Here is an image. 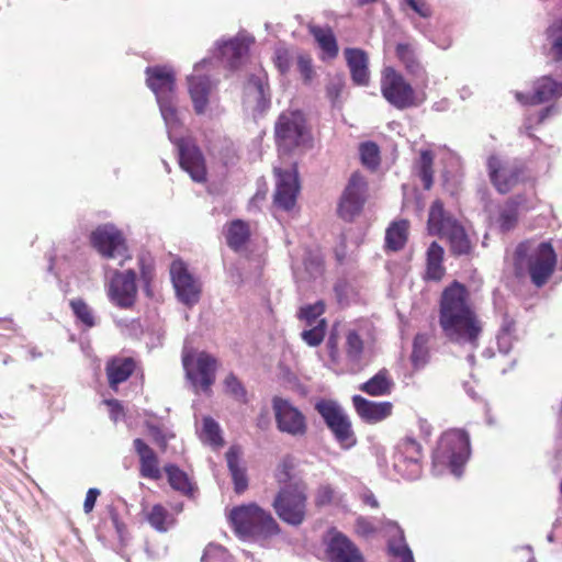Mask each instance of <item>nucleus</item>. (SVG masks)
I'll return each instance as SVG.
<instances>
[{
    "label": "nucleus",
    "instance_id": "nucleus-26",
    "mask_svg": "<svg viewBox=\"0 0 562 562\" xmlns=\"http://www.w3.org/2000/svg\"><path fill=\"white\" fill-rule=\"evenodd\" d=\"M351 400L358 416L368 424L382 422L392 414L391 402H373L361 395H353Z\"/></svg>",
    "mask_w": 562,
    "mask_h": 562
},
{
    "label": "nucleus",
    "instance_id": "nucleus-54",
    "mask_svg": "<svg viewBox=\"0 0 562 562\" xmlns=\"http://www.w3.org/2000/svg\"><path fill=\"white\" fill-rule=\"evenodd\" d=\"M106 509H108L110 519L115 528L119 539L121 541H123L124 537L126 535L125 524L120 519V515L113 505H108Z\"/></svg>",
    "mask_w": 562,
    "mask_h": 562
},
{
    "label": "nucleus",
    "instance_id": "nucleus-22",
    "mask_svg": "<svg viewBox=\"0 0 562 562\" xmlns=\"http://www.w3.org/2000/svg\"><path fill=\"white\" fill-rule=\"evenodd\" d=\"M146 85L155 93L156 100L173 97L176 76L166 66H149L145 70Z\"/></svg>",
    "mask_w": 562,
    "mask_h": 562
},
{
    "label": "nucleus",
    "instance_id": "nucleus-48",
    "mask_svg": "<svg viewBox=\"0 0 562 562\" xmlns=\"http://www.w3.org/2000/svg\"><path fill=\"white\" fill-rule=\"evenodd\" d=\"M361 162L374 169L380 164V149L374 142H364L359 147Z\"/></svg>",
    "mask_w": 562,
    "mask_h": 562
},
{
    "label": "nucleus",
    "instance_id": "nucleus-5",
    "mask_svg": "<svg viewBox=\"0 0 562 562\" xmlns=\"http://www.w3.org/2000/svg\"><path fill=\"white\" fill-rule=\"evenodd\" d=\"M428 231L431 235L446 236L449 240L450 251L454 256L468 255L472 250L464 227L445 212L443 203L440 200H435L430 205Z\"/></svg>",
    "mask_w": 562,
    "mask_h": 562
},
{
    "label": "nucleus",
    "instance_id": "nucleus-32",
    "mask_svg": "<svg viewBox=\"0 0 562 562\" xmlns=\"http://www.w3.org/2000/svg\"><path fill=\"white\" fill-rule=\"evenodd\" d=\"M395 54L409 75L415 78L426 77V70L418 59L414 45L409 43H398L395 47Z\"/></svg>",
    "mask_w": 562,
    "mask_h": 562
},
{
    "label": "nucleus",
    "instance_id": "nucleus-18",
    "mask_svg": "<svg viewBox=\"0 0 562 562\" xmlns=\"http://www.w3.org/2000/svg\"><path fill=\"white\" fill-rule=\"evenodd\" d=\"M136 293V272L133 269L115 271L109 286L110 300L122 308H128L134 304Z\"/></svg>",
    "mask_w": 562,
    "mask_h": 562
},
{
    "label": "nucleus",
    "instance_id": "nucleus-1",
    "mask_svg": "<svg viewBox=\"0 0 562 562\" xmlns=\"http://www.w3.org/2000/svg\"><path fill=\"white\" fill-rule=\"evenodd\" d=\"M439 325L449 341L472 350L477 348L482 326L469 303L468 289L459 281H453L441 293Z\"/></svg>",
    "mask_w": 562,
    "mask_h": 562
},
{
    "label": "nucleus",
    "instance_id": "nucleus-10",
    "mask_svg": "<svg viewBox=\"0 0 562 562\" xmlns=\"http://www.w3.org/2000/svg\"><path fill=\"white\" fill-rule=\"evenodd\" d=\"M92 247L106 259L125 257V239L120 229L113 224L99 225L90 234Z\"/></svg>",
    "mask_w": 562,
    "mask_h": 562
},
{
    "label": "nucleus",
    "instance_id": "nucleus-59",
    "mask_svg": "<svg viewBox=\"0 0 562 562\" xmlns=\"http://www.w3.org/2000/svg\"><path fill=\"white\" fill-rule=\"evenodd\" d=\"M443 248L437 243L432 241L427 249V262H442Z\"/></svg>",
    "mask_w": 562,
    "mask_h": 562
},
{
    "label": "nucleus",
    "instance_id": "nucleus-9",
    "mask_svg": "<svg viewBox=\"0 0 562 562\" xmlns=\"http://www.w3.org/2000/svg\"><path fill=\"white\" fill-rule=\"evenodd\" d=\"M272 409L276 417L277 428L293 437H303L307 431V423L304 414L289 400L274 396Z\"/></svg>",
    "mask_w": 562,
    "mask_h": 562
},
{
    "label": "nucleus",
    "instance_id": "nucleus-24",
    "mask_svg": "<svg viewBox=\"0 0 562 562\" xmlns=\"http://www.w3.org/2000/svg\"><path fill=\"white\" fill-rule=\"evenodd\" d=\"M187 81L194 113L204 115L210 104V94L214 88L211 78L205 75H190Z\"/></svg>",
    "mask_w": 562,
    "mask_h": 562
},
{
    "label": "nucleus",
    "instance_id": "nucleus-7",
    "mask_svg": "<svg viewBox=\"0 0 562 562\" xmlns=\"http://www.w3.org/2000/svg\"><path fill=\"white\" fill-rule=\"evenodd\" d=\"M314 409L322 417L340 448L348 450L357 445V436L352 429L350 417L337 401L321 398L314 404Z\"/></svg>",
    "mask_w": 562,
    "mask_h": 562
},
{
    "label": "nucleus",
    "instance_id": "nucleus-35",
    "mask_svg": "<svg viewBox=\"0 0 562 562\" xmlns=\"http://www.w3.org/2000/svg\"><path fill=\"white\" fill-rule=\"evenodd\" d=\"M220 54L227 57L229 66L236 68L240 58L248 52L249 43L245 38H231L227 42L217 43Z\"/></svg>",
    "mask_w": 562,
    "mask_h": 562
},
{
    "label": "nucleus",
    "instance_id": "nucleus-43",
    "mask_svg": "<svg viewBox=\"0 0 562 562\" xmlns=\"http://www.w3.org/2000/svg\"><path fill=\"white\" fill-rule=\"evenodd\" d=\"M224 391L239 403L246 404L248 402L246 387L233 372L227 374L224 380Z\"/></svg>",
    "mask_w": 562,
    "mask_h": 562
},
{
    "label": "nucleus",
    "instance_id": "nucleus-15",
    "mask_svg": "<svg viewBox=\"0 0 562 562\" xmlns=\"http://www.w3.org/2000/svg\"><path fill=\"white\" fill-rule=\"evenodd\" d=\"M394 457V469L407 480H416L420 474L422 446L414 438L406 437Z\"/></svg>",
    "mask_w": 562,
    "mask_h": 562
},
{
    "label": "nucleus",
    "instance_id": "nucleus-61",
    "mask_svg": "<svg viewBox=\"0 0 562 562\" xmlns=\"http://www.w3.org/2000/svg\"><path fill=\"white\" fill-rule=\"evenodd\" d=\"M497 346L499 352L507 355L512 348V337L498 334L497 335Z\"/></svg>",
    "mask_w": 562,
    "mask_h": 562
},
{
    "label": "nucleus",
    "instance_id": "nucleus-31",
    "mask_svg": "<svg viewBox=\"0 0 562 562\" xmlns=\"http://www.w3.org/2000/svg\"><path fill=\"white\" fill-rule=\"evenodd\" d=\"M394 387V381L387 369L379 370L372 378L359 385V390L370 396L390 395Z\"/></svg>",
    "mask_w": 562,
    "mask_h": 562
},
{
    "label": "nucleus",
    "instance_id": "nucleus-29",
    "mask_svg": "<svg viewBox=\"0 0 562 562\" xmlns=\"http://www.w3.org/2000/svg\"><path fill=\"white\" fill-rule=\"evenodd\" d=\"M134 449L139 457L142 475L144 477L158 479L160 471L154 450L140 438L134 440Z\"/></svg>",
    "mask_w": 562,
    "mask_h": 562
},
{
    "label": "nucleus",
    "instance_id": "nucleus-44",
    "mask_svg": "<svg viewBox=\"0 0 562 562\" xmlns=\"http://www.w3.org/2000/svg\"><path fill=\"white\" fill-rule=\"evenodd\" d=\"M310 327V329H305L301 333V338L310 347H317L325 338L327 322L323 318L319 319L316 325Z\"/></svg>",
    "mask_w": 562,
    "mask_h": 562
},
{
    "label": "nucleus",
    "instance_id": "nucleus-34",
    "mask_svg": "<svg viewBox=\"0 0 562 562\" xmlns=\"http://www.w3.org/2000/svg\"><path fill=\"white\" fill-rule=\"evenodd\" d=\"M308 31L322 50L329 57L335 58L339 48L334 32L330 27H322L315 24L308 25Z\"/></svg>",
    "mask_w": 562,
    "mask_h": 562
},
{
    "label": "nucleus",
    "instance_id": "nucleus-21",
    "mask_svg": "<svg viewBox=\"0 0 562 562\" xmlns=\"http://www.w3.org/2000/svg\"><path fill=\"white\" fill-rule=\"evenodd\" d=\"M274 175L277 181L273 201L277 206L289 211L294 206L300 190L297 172L294 168H274Z\"/></svg>",
    "mask_w": 562,
    "mask_h": 562
},
{
    "label": "nucleus",
    "instance_id": "nucleus-36",
    "mask_svg": "<svg viewBox=\"0 0 562 562\" xmlns=\"http://www.w3.org/2000/svg\"><path fill=\"white\" fill-rule=\"evenodd\" d=\"M546 40L550 46L552 59L562 61V16L553 19L546 29Z\"/></svg>",
    "mask_w": 562,
    "mask_h": 562
},
{
    "label": "nucleus",
    "instance_id": "nucleus-2",
    "mask_svg": "<svg viewBox=\"0 0 562 562\" xmlns=\"http://www.w3.org/2000/svg\"><path fill=\"white\" fill-rule=\"evenodd\" d=\"M227 520L235 536L243 541L263 546L282 535V528L272 514L255 502L234 506Z\"/></svg>",
    "mask_w": 562,
    "mask_h": 562
},
{
    "label": "nucleus",
    "instance_id": "nucleus-60",
    "mask_svg": "<svg viewBox=\"0 0 562 562\" xmlns=\"http://www.w3.org/2000/svg\"><path fill=\"white\" fill-rule=\"evenodd\" d=\"M149 434L153 436L155 442L161 448L165 449L167 447V438L157 426H149Z\"/></svg>",
    "mask_w": 562,
    "mask_h": 562
},
{
    "label": "nucleus",
    "instance_id": "nucleus-58",
    "mask_svg": "<svg viewBox=\"0 0 562 562\" xmlns=\"http://www.w3.org/2000/svg\"><path fill=\"white\" fill-rule=\"evenodd\" d=\"M445 274L442 262H427L426 277L429 280L439 281Z\"/></svg>",
    "mask_w": 562,
    "mask_h": 562
},
{
    "label": "nucleus",
    "instance_id": "nucleus-49",
    "mask_svg": "<svg viewBox=\"0 0 562 562\" xmlns=\"http://www.w3.org/2000/svg\"><path fill=\"white\" fill-rule=\"evenodd\" d=\"M325 312V304L323 301H317L314 304H307L300 308L299 317L306 322L307 326L314 325L316 319Z\"/></svg>",
    "mask_w": 562,
    "mask_h": 562
},
{
    "label": "nucleus",
    "instance_id": "nucleus-14",
    "mask_svg": "<svg viewBox=\"0 0 562 562\" xmlns=\"http://www.w3.org/2000/svg\"><path fill=\"white\" fill-rule=\"evenodd\" d=\"M276 138L283 151H290L304 142V124L296 112L282 113L276 123Z\"/></svg>",
    "mask_w": 562,
    "mask_h": 562
},
{
    "label": "nucleus",
    "instance_id": "nucleus-30",
    "mask_svg": "<svg viewBox=\"0 0 562 562\" xmlns=\"http://www.w3.org/2000/svg\"><path fill=\"white\" fill-rule=\"evenodd\" d=\"M243 454V450L239 446L233 445L227 450L225 457L227 461V467L231 472L235 492H243L248 486V479L246 475V470L240 464V457Z\"/></svg>",
    "mask_w": 562,
    "mask_h": 562
},
{
    "label": "nucleus",
    "instance_id": "nucleus-37",
    "mask_svg": "<svg viewBox=\"0 0 562 562\" xmlns=\"http://www.w3.org/2000/svg\"><path fill=\"white\" fill-rule=\"evenodd\" d=\"M408 222L401 220L393 222L385 233V245L390 250L402 249L407 240Z\"/></svg>",
    "mask_w": 562,
    "mask_h": 562
},
{
    "label": "nucleus",
    "instance_id": "nucleus-64",
    "mask_svg": "<svg viewBox=\"0 0 562 562\" xmlns=\"http://www.w3.org/2000/svg\"><path fill=\"white\" fill-rule=\"evenodd\" d=\"M415 13H417L422 18H429L431 15L430 8L423 2H417L413 8H411Z\"/></svg>",
    "mask_w": 562,
    "mask_h": 562
},
{
    "label": "nucleus",
    "instance_id": "nucleus-27",
    "mask_svg": "<svg viewBox=\"0 0 562 562\" xmlns=\"http://www.w3.org/2000/svg\"><path fill=\"white\" fill-rule=\"evenodd\" d=\"M351 79L357 86L369 83V59L367 53L361 48L347 47L344 50Z\"/></svg>",
    "mask_w": 562,
    "mask_h": 562
},
{
    "label": "nucleus",
    "instance_id": "nucleus-38",
    "mask_svg": "<svg viewBox=\"0 0 562 562\" xmlns=\"http://www.w3.org/2000/svg\"><path fill=\"white\" fill-rule=\"evenodd\" d=\"M248 225L241 220H234L226 233V243L231 249L238 251L249 239Z\"/></svg>",
    "mask_w": 562,
    "mask_h": 562
},
{
    "label": "nucleus",
    "instance_id": "nucleus-53",
    "mask_svg": "<svg viewBox=\"0 0 562 562\" xmlns=\"http://www.w3.org/2000/svg\"><path fill=\"white\" fill-rule=\"evenodd\" d=\"M355 528L356 532L363 538H369L376 532L374 525L363 516H359L356 519Z\"/></svg>",
    "mask_w": 562,
    "mask_h": 562
},
{
    "label": "nucleus",
    "instance_id": "nucleus-46",
    "mask_svg": "<svg viewBox=\"0 0 562 562\" xmlns=\"http://www.w3.org/2000/svg\"><path fill=\"white\" fill-rule=\"evenodd\" d=\"M363 352V340L356 330H349L346 336V355L352 362H359Z\"/></svg>",
    "mask_w": 562,
    "mask_h": 562
},
{
    "label": "nucleus",
    "instance_id": "nucleus-17",
    "mask_svg": "<svg viewBox=\"0 0 562 562\" xmlns=\"http://www.w3.org/2000/svg\"><path fill=\"white\" fill-rule=\"evenodd\" d=\"M487 170L491 182L502 193H508L518 182L522 168L516 164L503 162L497 156L487 159Z\"/></svg>",
    "mask_w": 562,
    "mask_h": 562
},
{
    "label": "nucleus",
    "instance_id": "nucleus-55",
    "mask_svg": "<svg viewBox=\"0 0 562 562\" xmlns=\"http://www.w3.org/2000/svg\"><path fill=\"white\" fill-rule=\"evenodd\" d=\"M292 56L288 49L279 48L276 50L274 63L280 72L285 74L291 67Z\"/></svg>",
    "mask_w": 562,
    "mask_h": 562
},
{
    "label": "nucleus",
    "instance_id": "nucleus-11",
    "mask_svg": "<svg viewBox=\"0 0 562 562\" xmlns=\"http://www.w3.org/2000/svg\"><path fill=\"white\" fill-rule=\"evenodd\" d=\"M271 506L278 518L291 527H300L306 519V494H274Z\"/></svg>",
    "mask_w": 562,
    "mask_h": 562
},
{
    "label": "nucleus",
    "instance_id": "nucleus-52",
    "mask_svg": "<svg viewBox=\"0 0 562 562\" xmlns=\"http://www.w3.org/2000/svg\"><path fill=\"white\" fill-rule=\"evenodd\" d=\"M517 210L514 206H507L499 214V226L502 231L507 232L512 229L517 222Z\"/></svg>",
    "mask_w": 562,
    "mask_h": 562
},
{
    "label": "nucleus",
    "instance_id": "nucleus-57",
    "mask_svg": "<svg viewBox=\"0 0 562 562\" xmlns=\"http://www.w3.org/2000/svg\"><path fill=\"white\" fill-rule=\"evenodd\" d=\"M225 551V548L221 544L209 543L203 551L201 562H214L213 559L222 557Z\"/></svg>",
    "mask_w": 562,
    "mask_h": 562
},
{
    "label": "nucleus",
    "instance_id": "nucleus-13",
    "mask_svg": "<svg viewBox=\"0 0 562 562\" xmlns=\"http://www.w3.org/2000/svg\"><path fill=\"white\" fill-rule=\"evenodd\" d=\"M367 181L360 172H353L345 188L338 205L339 216L351 221L359 214L366 202Z\"/></svg>",
    "mask_w": 562,
    "mask_h": 562
},
{
    "label": "nucleus",
    "instance_id": "nucleus-20",
    "mask_svg": "<svg viewBox=\"0 0 562 562\" xmlns=\"http://www.w3.org/2000/svg\"><path fill=\"white\" fill-rule=\"evenodd\" d=\"M190 361L188 356H184L182 359L187 378L193 385H200L203 391L210 390L215 381L216 359L207 352H200L194 360L193 368H191Z\"/></svg>",
    "mask_w": 562,
    "mask_h": 562
},
{
    "label": "nucleus",
    "instance_id": "nucleus-47",
    "mask_svg": "<svg viewBox=\"0 0 562 562\" xmlns=\"http://www.w3.org/2000/svg\"><path fill=\"white\" fill-rule=\"evenodd\" d=\"M169 518L170 515L168 510L160 504L154 505L147 515L150 526L159 532H166L168 530L167 521Z\"/></svg>",
    "mask_w": 562,
    "mask_h": 562
},
{
    "label": "nucleus",
    "instance_id": "nucleus-28",
    "mask_svg": "<svg viewBox=\"0 0 562 562\" xmlns=\"http://www.w3.org/2000/svg\"><path fill=\"white\" fill-rule=\"evenodd\" d=\"M135 370V361L131 357H113L106 362L105 371L111 389L116 390Z\"/></svg>",
    "mask_w": 562,
    "mask_h": 562
},
{
    "label": "nucleus",
    "instance_id": "nucleus-16",
    "mask_svg": "<svg viewBox=\"0 0 562 562\" xmlns=\"http://www.w3.org/2000/svg\"><path fill=\"white\" fill-rule=\"evenodd\" d=\"M325 544L328 562H366L360 549L341 531L333 529Z\"/></svg>",
    "mask_w": 562,
    "mask_h": 562
},
{
    "label": "nucleus",
    "instance_id": "nucleus-12",
    "mask_svg": "<svg viewBox=\"0 0 562 562\" xmlns=\"http://www.w3.org/2000/svg\"><path fill=\"white\" fill-rule=\"evenodd\" d=\"M244 103L252 110L255 116H261L269 110L271 92L265 71L249 75L244 86Z\"/></svg>",
    "mask_w": 562,
    "mask_h": 562
},
{
    "label": "nucleus",
    "instance_id": "nucleus-39",
    "mask_svg": "<svg viewBox=\"0 0 562 562\" xmlns=\"http://www.w3.org/2000/svg\"><path fill=\"white\" fill-rule=\"evenodd\" d=\"M165 472L170 486L176 492H193L194 486L190 482L188 474L175 464L165 467Z\"/></svg>",
    "mask_w": 562,
    "mask_h": 562
},
{
    "label": "nucleus",
    "instance_id": "nucleus-4",
    "mask_svg": "<svg viewBox=\"0 0 562 562\" xmlns=\"http://www.w3.org/2000/svg\"><path fill=\"white\" fill-rule=\"evenodd\" d=\"M557 256L552 245L542 241L536 249L528 243H520L514 252V272L518 278L529 273L532 284L543 286L554 271Z\"/></svg>",
    "mask_w": 562,
    "mask_h": 562
},
{
    "label": "nucleus",
    "instance_id": "nucleus-42",
    "mask_svg": "<svg viewBox=\"0 0 562 562\" xmlns=\"http://www.w3.org/2000/svg\"><path fill=\"white\" fill-rule=\"evenodd\" d=\"M202 430L205 440L213 447L220 448L224 446L222 429L220 424L211 416H205L202 419Z\"/></svg>",
    "mask_w": 562,
    "mask_h": 562
},
{
    "label": "nucleus",
    "instance_id": "nucleus-63",
    "mask_svg": "<svg viewBox=\"0 0 562 562\" xmlns=\"http://www.w3.org/2000/svg\"><path fill=\"white\" fill-rule=\"evenodd\" d=\"M105 403L111 408V411H110L111 418L114 422H116L119 419L120 415H122V413H123V407H122L120 401L113 398V400L105 401Z\"/></svg>",
    "mask_w": 562,
    "mask_h": 562
},
{
    "label": "nucleus",
    "instance_id": "nucleus-50",
    "mask_svg": "<svg viewBox=\"0 0 562 562\" xmlns=\"http://www.w3.org/2000/svg\"><path fill=\"white\" fill-rule=\"evenodd\" d=\"M337 302L345 306L349 304L350 297L355 294L352 284L346 279H339L334 285Z\"/></svg>",
    "mask_w": 562,
    "mask_h": 562
},
{
    "label": "nucleus",
    "instance_id": "nucleus-25",
    "mask_svg": "<svg viewBox=\"0 0 562 562\" xmlns=\"http://www.w3.org/2000/svg\"><path fill=\"white\" fill-rule=\"evenodd\" d=\"M562 97V82L550 76H543L535 82L533 93H516V99L522 104H540L551 99Z\"/></svg>",
    "mask_w": 562,
    "mask_h": 562
},
{
    "label": "nucleus",
    "instance_id": "nucleus-6",
    "mask_svg": "<svg viewBox=\"0 0 562 562\" xmlns=\"http://www.w3.org/2000/svg\"><path fill=\"white\" fill-rule=\"evenodd\" d=\"M470 453L469 434L462 429H451L443 432L438 441L432 454L434 465L447 467L459 477Z\"/></svg>",
    "mask_w": 562,
    "mask_h": 562
},
{
    "label": "nucleus",
    "instance_id": "nucleus-56",
    "mask_svg": "<svg viewBox=\"0 0 562 562\" xmlns=\"http://www.w3.org/2000/svg\"><path fill=\"white\" fill-rule=\"evenodd\" d=\"M344 86H345V82L341 77L337 76V77L333 78L326 88L327 97L333 102H336L342 92Z\"/></svg>",
    "mask_w": 562,
    "mask_h": 562
},
{
    "label": "nucleus",
    "instance_id": "nucleus-3",
    "mask_svg": "<svg viewBox=\"0 0 562 562\" xmlns=\"http://www.w3.org/2000/svg\"><path fill=\"white\" fill-rule=\"evenodd\" d=\"M160 114L168 130V138L175 144L179 165L195 182L206 181V165L203 153L191 139L175 137L172 130L180 125V119L173 103V97L157 101Z\"/></svg>",
    "mask_w": 562,
    "mask_h": 562
},
{
    "label": "nucleus",
    "instance_id": "nucleus-23",
    "mask_svg": "<svg viewBox=\"0 0 562 562\" xmlns=\"http://www.w3.org/2000/svg\"><path fill=\"white\" fill-rule=\"evenodd\" d=\"M276 479L279 492H303L304 480L297 470V461L292 456H285L277 467Z\"/></svg>",
    "mask_w": 562,
    "mask_h": 562
},
{
    "label": "nucleus",
    "instance_id": "nucleus-45",
    "mask_svg": "<svg viewBox=\"0 0 562 562\" xmlns=\"http://www.w3.org/2000/svg\"><path fill=\"white\" fill-rule=\"evenodd\" d=\"M69 305L76 318L80 321L86 327L92 328L95 326V319L92 310L82 299H74L70 301Z\"/></svg>",
    "mask_w": 562,
    "mask_h": 562
},
{
    "label": "nucleus",
    "instance_id": "nucleus-62",
    "mask_svg": "<svg viewBox=\"0 0 562 562\" xmlns=\"http://www.w3.org/2000/svg\"><path fill=\"white\" fill-rule=\"evenodd\" d=\"M515 330V321L510 318L507 314L503 317L502 327L499 334L510 336Z\"/></svg>",
    "mask_w": 562,
    "mask_h": 562
},
{
    "label": "nucleus",
    "instance_id": "nucleus-33",
    "mask_svg": "<svg viewBox=\"0 0 562 562\" xmlns=\"http://www.w3.org/2000/svg\"><path fill=\"white\" fill-rule=\"evenodd\" d=\"M396 535L392 536L387 540V551L391 555L400 558L401 562H415L413 551L405 541L403 529L395 521H391Z\"/></svg>",
    "mask_w": 562,
    "mask_h": 562
},
{
    "label": "nucleus",
    "instance_id": "nucleus-51",
    "mask_svg": "<svg viewBox=\"0 0 562 562\" xmlns=\"http://www.w3.org/2000/svg\"><path fill=\"white\" fill-rule=\"evenodd\" d=\"M296 67L305 85L311 83L314 77L312 58L307 54L300 53L296 56Z\"/></svg>",
    "mask_w": 562,
    "mask_h": 562
},
{
    "label": "nucleus",
    "instance_id": "nucleus-8",
    "mask_svg": "<svg viewBox=\"0 0 562 562\" xmlns=\"http://www.w3.org/2000/svg\"><path fill=\"white\" fill-rule=\"evenodd\" d=\"M381 93L397 110H406L418 105L415 89L393 67H385L382 71Z\"/></svg>",
    "mask_w": 562,
    "mask_h": 562
},
{
    "label": "nucleus",
    "instance_id": "nucleus-40",
    "mask_svg": "<svg viewBox=\"0 0 562 562\" xmlns=\"http://www.w3.org/2000/svg\"><path fill=\"white\" fill-rule=\"evenodd\" d=\"M434 156L429 150H422L418 159V176L423 182L424 189L429 190L434 183Z\"/></svg>",
    "mask_w": 562,
    "mask_h": 562
},
{
    "label": "nucleus",
    "instance_id": "nucleus-19",
    "mask_svg": "<svg viewBox=\"0 0 562 562\" xmlns=\"http://www.w3.org/2000/svg\"><path fill=\"white\" fill-rule=\"evenodd\" d=\"M172 285L177 299L188 307H192L200 300L201 290L182 262H172L170 268Z\"/></svg>",
    "mask_w": 562,
    "mask_h": 562
},
{
    "label": "nucleus",
    "instance_id": "nucleus-41",
    "mask_svg": "<svg viewBox=\"0 0 562 562\" xmlns=\"http://www.w3.org/2000/svg\"><path fill=\"white\" fill-rule=\"evenodd\" d=\"M428 337L426 334H417L413 340V351L411 360L414 368L419 369L428 361Z\"/></svg>",
    "mask_w": 562,
    "mask_h": 562
}]
</instances>
